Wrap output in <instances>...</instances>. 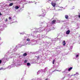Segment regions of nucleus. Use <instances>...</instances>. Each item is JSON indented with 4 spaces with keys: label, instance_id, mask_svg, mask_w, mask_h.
Wrapping results in <instances>:
<instances>
[{
    "label": "nucleus",
    "instance_id": "nucleus-1",
    "mask_svg": "<svg viewBox=\"0 0 80 80\" xmlns=\"http://www.w3.org/2000/svg\"><path fill=\"white\" fill-rule=\"evenodd\" d=\"M51 4L53 7H55L56 6V3H55L52 2Z\"/></svg>",
    "mask_w": 80,
    "mask_h": 80
},
{
    "label": "nucleus",
    "instance_id": "nucleus-2",
    "mask_svg": "<svg viewBox=\"0 0 80 80\" xmlns=\"http://www.w3.org/2000/svg\"><path fill=\"white\" fill-rule=\"evenodd\" d=\"M55 22H56V20L54 19L51 22V24H55Z\"/></svg>",
    "mask_w": 80,
    "mask_h": 80
},
{
    "label": "nucleus",
    "instance_id": "nucleus-3",
    "mask_svg": "<svg viewBox=\"0 0 80 80\" xmlns=\"http://www.w3.org/2000/svg\"><path fill=\"white\" fill-rule=\"evenodd\" d=\"M70 31H69V30H68L66 32V34L67 35H69L70 33Z\"/></svg>",
    "mask_w": 80,
    "mask_h": 80
},
{
    "label": "nucleus",
    "instance_id": "nucleus-4",
    "mask_svg": "<svg viewBox=\"0 0 80 80\" xmlns=\"http://www.w3.org/2000/svg\"><path fill=\"white\" fill-rule=\"evenodd\" d=\"M62 45L63 46H65V45H66V42L65 41H63V42H62Z\"/></svg>",
    "mask_w": 80,
    "mask_h": 80
},
{
    "label": "nucleus",
    "instance_id": "nucleus-5",
    "mask_svg": "<svg viewBox=\"0 0 80 80\" xmlns=\"http://www.w3.org/2000/svg\"><path fill=\"white\" fill-rule=\"evenodd\" d=\"M27 53H25L24 54H23L22 55V56L23 57H25V56H27Z\"/></svg>",
    "mask_w": 80,
    "mask_h": 80
},
{
    "label": "nucleus",
    "instance_id": "nucleus-6",
    "mask_svg": "<svg viewBox=\"0 0 80 80\" xmlns=\"http://www.w3.org/2000/svg\"><path fill=\"white\" fill-rule=\"evenodd\" d=\"M65 17L66 19H68V16L67 15H65Z\"/></svg>",
    "mask_w": 80,
    "mask_h": 80
},
{
    "label": "nucleus",
    "instance_id": "nucleus-7",
    "mask_svg": "<svg viewBox=\"0 0 80 80\" xmlns=\"http://www.w3.org/2000/svg\"><path fill=\"white\" fill-rule=\"evenodd\" d=\"M13 5V3H11L9 4V6L11 7V6H12V5Z\"/></svg>",
    "mask_w": 80,
    "mask_h": 80
},
{
    "label": "nucleus",
    "instance_id": "nucleus-8",
    "mask_svg": "<svg viewBox=\"0 0 80 80\" xmlns=\"http://www.w3.org/2000/svg\"><path fill=\"white\" fill-rule=\"evenodd\" d=\"M19 8V7L18 6H16L15 7V9H18Z\"/></svg>",
    "mask_w": 80,
    "mask_h": 80
},
{
    "label": "nucleus",
    "instance_id": "nucleus-9",
    "mask_svg": "<svg viewBox=\"0 0 80 80\" xmlns=\"http://www.w3.org/2000/svg\"><path fill=\"white\" fill-rule=\"evenodd\" d=\"M72 67L68 69V71H70V70H72Z\"/></svg>",
    "mask_w": 80,
    "mask_h": 80
},
{
    "label": "nucleus",
    "instance_id": "nucleus-10",
    "mask_svg": "<svg viewBox=\"0 0 80 80\" xmlns=\"http://www.w3.org/2000/svg\"><path fill=\"white\" fill-rule=\"evenodd\" d=\"M55 59H53V62H52V64L53 65H54V63H55Z\"/></svg>",
    "mask_w": 80,
    "mask_h": 80
},
{
    "label": "nucleus",
    "instance_id": "nucleus-11",
    "mask_svg": "<svg viewBox=\"0 0 80 80\" xmlns=\"http://www.w3.org/2000/svg\"><path fill=\"white\" fill-rule=\"evenodd\" d=\"M27 65L28 66H29V65H30V63H27Z\"/></svg>",
    "mask_w": 80,
    "mask_h": 80
},
{
    "label": "nucleus",
    "instance_id": "nucleus-12",
    "mask_svg": "<svg viewBox=\"0 0 80 80\" xmlns=\"http://www.w3.org/2000/svg\"><path fill=\"white\" fill-rule=\"evenodd\" d=\"M27 41H30V39L29 38H27L26 39Z\"/></svg>",
    "mask_w": 80,
    "mask_h": 80
},
{
    "label": "nucleus",
    "instance_id": "nucleus-13",
    "mask_svg": "<svg viewBox=\"0 0 80 80\" xmlns=\"http://www.w3.org/2000/svg\"><path fill=\"white\" fill-rule=\"evenodd\" d=\"M27 60H26L24 61V63H27Z\"/></svg>",
    "mask_w": 80,
    "mask_h": 80
},
{
    "label": "nucleus",
    "instance_id": "nucleus-14",
    "mask_svg": "<svg viewBox=\"0 0 80 80\" xmlns=\"http://www.w3.org/2000/svg\"><path fill=\"white\" fill-rule=\"evenodd\" d=\"M7 21H8V19H7V18L5 20V22H7Z\"/></svg>",
    "mask_w": 80,
    "mask_h": 80
},
{
    "label": "nucleus",
    "instance_id": "nucleus-15",
    "mask_svg": "<svg viewBox=\"0 0 80 80\" xmlns=\"http://www.w3.org/2000/svg\"><path fill=\"white\" fill-rule=\"evenodd\" d=\"M76 57H78V55H77L76 56Z\"/></svg>",
    "mask_w": 80,
    "mask_h": 80
},
{
    "label": "nucleus",
    "instance_id": "nucleus-16",
    "mask_svg": "<svg viewBox=\"0 0 80 80\" xmlns=\"http://www.w3.org/2000/svg\"><path fill=\"white\" fill-rule=\"evenodd\" d=\"M2 63V60H0V64H1Z\"/></svg>",
    "mask_w": 80,
    "mask_h": 80
},
{
    "label": "nucleus",
    "instance_id": "nucleus-17",
    "mask_svg": "<svg viewBox=\"0 0 80 80\" xmlns=\"http://www.w3.org/2000/svg\"><path fill=\"white\" fill-rule=\"evenodd\" d=\"M9 20H11V19L12 18L10 17H9Z\"/></svg>",
    "mask_w": 80,
    "mask_h": 80
},
{
    "label": "nucleus",
    "instance_id": "nucleus-18",
    "mask_svg": "<svg viewBox=\"0 0 80 80\" xmlns=\"http://www.w3.org/2000/svg\"><path fill=\"white\" fill-rule=\"evenodd\" d=\"M44 80H48V78H47L46 79H45Z\"/></svg>",
    "mask_w": 80,
    "mask_h": 80
},
{
    "label": "nucleus",
    "instance_id": "nucleus-19",
    "mask_svg": "<svg viewBox=\"0 0 80 80\" xmlns=\"http://www.w3.org/2000/svg\"><path fill=\"white\" fill-rule=\"evenodd\" d=\"M0 15H2V13H1V12H0Z\"/></svg>",
    "mask_w": 80,
    "mask_h": 80
},
{
    "label": "nucleus",
    "instance_id": "nucleus-20",
    "mask_svg": "<svg viewBox=\"0 0 80 80\" xmlns=\"http://www.w3.org/2000/svg\"><path fill=\"white\" fill-rule=\"evenodd\" d=\"M39 58V56H38V58Z\"/></svg>",
    "mask_w": 80,
    "mask_h": 80
},
{
    "label": "nucleus",
    "instance_id": "nucleus-21",
    "mask_svg": "<svg viewBox=\"0 0 80 80\" xmlns=\"http://www.w3.org/2000/svg\"><path fill=\"white\" fill-rule=\"evenodd\" d=\"M78 17H79V18H80V15H79L78 16Z\"/></svg>",
    "mask_w": 80,
    "mask_h": 80
}]
</instances>
